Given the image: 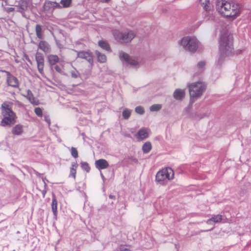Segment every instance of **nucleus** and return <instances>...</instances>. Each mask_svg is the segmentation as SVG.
<instances>
[{
	"label": "nucleus",
	"instance_id": "nucleus-38",
	"mask_svg": "<svg viewBox=\"0 0 251 251\" xmlns=\"http://www.w3.org/2000/svg\"><path fill=\"white\" fill-rule=\"evenodd\" d=\"M71 74L72 77L76 78L78 77L79 73L77 71H72Z\"/></svg>",
	"mask_w": 251,
	"mask_h": 251
},
{
	"label": "nucleus",
	"instance_id": "nucleus-40",
	"mask_svg": "<svg viewBox=\"0 0 251 251\" xmlns=\"http://www.w3.org/2000/svg\"><path fill=\"white\" fill-rule=\"evenodd\" d=\"M44 120L47 123L49 126H50V120L49 116H44Z\"/></svg>",
	"mask_w": 251,
	"mask_h": 251
},
{
	"label": "nucleus",
	"instance_id": "nucleus-47",
	"mask_svg": "<svg viewBox=\"0 0 251 251\" xmlns=\"http://www.w3.org/2000/svg\"><path fill=\"white\" fill-rule=\"evenodd\" d=\"M2 171L1 169V168H0V172H2Z\"/></svg>",
	"mask_w": 251,
	"mask_h": 251
},
{
	"label": "nucleus",
	"instance_id": "nucleus-23",
	"mask_svg": "<svg viewBox=\"0 0 251 251\" xmlns=\"http://www.w3.org/2000/svg\"><path fill=\"white\" fill-rule=\"evenodd\" d=\"M152 149V145L150 142H145L142 146V151L144 153L147 154L149 153Z\"/></svg>",
	"mask_w": 251,
	"mask_h": 251
},
{
	"label": "nucleus",
	"instance_id": "nucleus-16",
	"mask_svg": "<svg viewBox=\"0 0 251 251\" xmlns=\"http://www.w3.org/2000/svg\"><path fill=\"white\" fill-rule=\"evenodd\" d=\"M95 166L99 170L107 168L108 166V162L103 159H99L95 162Z\"/></svg>",
	"mask_w": 251,
	"mask_h": 251
},
{
	"label": "nucleus",
	"instance_id": "nucleus-11",
	"mask_svg": "<svg viewBox=\"0 0 251 251\" xmlns=\"http://www.w3.org/2000/svg\"><path fill=\"white\" fill-rule=\"evenodd\" d=\"M77 57L86 60L91 66L93 65V57L92 54L88 51H77Z\"/></svg>",
	"mask_w": 251,
	"mask_h": 251
},
{
	"label": "nucleus",
	"instance_id": "nucleus-14",
	"mask_svg": "<svg viewBox=\"0 0 251 251\" xmlns=\"http://www.w3.org/2000/svg\"><path fill=\"white\" fill-rule=\"evenodd\" d=\"M135 136L139 141L147 139L149 137L148 129L146 128H141L138 131Z\"/></svg>",
	"mask_w": 251,
	"mask_h": 251
},
{
	"label": "nucleus",
	"instance_id": "nucleus-9",
	"mask_svg": "<svg viewBox=\"0 0 251 251\" xmlns=\"http://www.w3.org/2000/svg\"><path fill=\"white\" fill-rule=\"evenodd\" d=\"M119 56L120 60L122 61H125L126 64L133 66H137L138 64V62L136 60L131 58L128 54L123 51H120Z\"/></svg>",
	"mask_w": 251,
	"mask_h": 251
},
{
	"label": "nucleus",
	"instance_id": "nucleus-34",
	"mask_svg": "<svg viewBox=\"0 0 251 251\" xmlns=\"http://www.w3.org/2000/svg\"><path fill=\"white\" fill-rule=\"evenodd\" d=\"M71 153L72 156L74 158H77L78 157V151L76 148L72 147L71 149Z\"/></svg>",
	"mask_w": 251,
	"mask_h": 251
},
{
	"label": "nucleus",
	"instance_id": "nucleus-20",
	"mask_svg": "<svg viewBox=\"0 0 251 251\" xmlns=\"http://www.w3.org/2000/svg\"><path fill=\"white\" fill-rule=\"evenodd\" d=\"M30 102L33 104L38 105V102L35 100V98L29 89L26 91V95L24 96Z\"/></svg>",
	"mask_w": 251,
	"mask_h": 251
},
{
	"label": "nucleus",
	"instance_id": "nucleus-22",
	"mask_svg": "<svg viewBox=\"0 0 251 251\" xmlns=\"http://www.w3.org/2000/svg\"><path fill=\"white\" fill-rule=\"evenodd\" d=\"M98 45L100 48H101L102 49H103V50H104L106 51H111V48L110 47L109 44L106 41L100 40L98 42Z\"/></svg>",
	"mask_w": 251,
	"mask_h": 251
},
{
	"label": "nucleus",
	"instance_id": "nucleus-45",
	"mask_svg": "<svg viewBox=\"0 0 251 251\" xmlns=\"http://www.w3.org/2000/svg\"><path fill=\"white\" fill-rule=\"evenodd\" d=\"M109 197L110 198V199H114L115 198V197L114 196H112V195H110L109 196Z\"/></svg>",
	"mask_w": 251,
	"mask_h": 251
},
{
	"label": "nucleus",
	"instance_id": "nucleus-39",
	"mask_svg": "<svg viewBox=\"0 0 251 251\" xmlns=\"http://www.w3.org/2000/svg\"><path fill=\"white\" fill-rule=\"evenodd\" d=\"M54 69L56 70V71L58 73H59L60 74L62 73L63 71L62 70V68L61 67L59 66L58 65L55 66Z\"/></svg>",
	"mask_w": 251,
	"mask_h": 251
},
{
	"label": "nucleus",
	"instance_id": "nucleus-30",
	"mask_svg": "<svg viewBox=\"0 0 251 251\" xmlns=\"http://www.w3.org/2000/svg\"><path fill=\"white\" fill-rule=\"evenodd\" d=\"M162 108V105L160 104H154L152 105L150 107V110L151 111H158Z\"/></svg>",
	"mask_w": 251,
	"mask_h": 251
},
{
	"label": "nucleus",
	"instance_id": "nucleus-2",
	"mask_svg": "<svg viewBox=\"0 0 251 251\" xmlns=\"http://www.w3.org/2000/svg\"><path fill=\"white\" fill-rule=\"evenodd\" d=\"M220 56L217 61L221 65L226 56H231L233 53V37L227 32L223 33L219 40Z\"/></svg>",
	"mask_w": 251,
	"mask_h": 251
},
{
	"label": "nucleus",
	"instance_id": "nucleus-24",
	"mask_svg": "<svg viewBox=\"0 0 251 251\" xmlns=\"http://www.w3.org/2000/svg\"><path fill=\"white\" fill-rule=\"evenodd\" d=\"M52 210L53 214L55 216H57V201L55 198V195H52V201L51 204Z\"/></svg>",
	"mask_w": 251,
	"mask_h": 251
},
{
	"label": "nucleus",
	"instance_id": "nucleus-13",
	"mask_svg": "<svg viewBox=\"0 0 251 251\" xmlns=\"http://www.w3.org/2000/svg\"><path fill=\"white\" fill-rule=\"evenodd\" d=\"M28 3L25 0H21L19 2V7L17 11L20 12L24 17L27 18L25 12L27 10Z\"/></svg>",
	"mask_w": 251,
	"mask_h": 251
},
{
	"label": "nucleus",
	"instance_id": "nucleus-36",
	"mask_svg": "<svg viewBox=\"0 0 251 251\" xmlns=\"http://www.w3.org/2000/svg\"><path fill=\"white\" fill-rule=\"evenodd\" d=\"M34 112L39 117H42L43 115L42 110L40 107H36L34 109Z\"/></svg>",
	"mask_w": 251,
	"mask_h": 251
},
{
	"label": "nucleus",
	"instance_id": "nucleus-29",
	"mask_svg": "<svg viewBox=\"0 0 251 251\" xmlns=\"http://www.w3.org/2000/svg\"><path fill=\"white\" fill-rule=\"evenodd\" d=\"M124 118L126 120L128 119L131 115V110L129 109L126 108L124 110L122 113Z\"/></svg>",
	"mask_w": 251,
	"mask_h": 251
},
{
	"label": "nucleus",
	"instance_id": "nucleus-26",
	"mask_svg": "<svg viewBox=\"0 0 251 251\" xmlns=\"http://www.w3.org/2000/svg\"><path fill=\"white\" fill-rule=\"evenodd\" d=\"M35 31L37 37L39 39H42L43 35L42 34V28L41 25H37L35 27Z\"/></svg>",
	"mask_w": 251,
	"mask_h": 251
},
{
	"label": "nucleus",
	"instance_id": "nucleus-28",
	"mask_svg": "<svg viewBox=\"0 0 251 251\" xmlns=\"http://www.w3.org/2000/svg\"><path fill=\"white\" fill-rule=\"evenodd\" d=\"M200 2L203 9L207 8L208 6H212L209 0H200Z\"/></svg>",
	"mask_w": 251,
	"mask_h": 251
},
{
	"label": "nucleus",
	"instance_id": "nucleus-37",
	"mask_svg": "<svg viewBox=\"0 0 251 251\" xmlns=\"http://www.w3.org/2000/svg\"><path fill=\"white\" fill-rule=\"evenodd\" d=\"M51 5L53 7L56 8H62L60 3H57L56 2H52Z\"/></svg>",
	"mask_w": 251,
	"mask_h": 251
},
{
	"label": "nucleus",
	"instance_id": "nucleus-12",
	"mask_svg": "<svg viewBox=\"0 0 251 251\" xmlns=\"http://www.w3.org/2000/svg\"><path fill=\"white\" fill-rule=\"evenodd\" d=\"M203 13L204 19L206 21L214 20V16L213 15V6H208L207 8L204 9Z\"/></svg>",
	"mask_w": 251,
	"mask_h": 251
},
{
	"label": "nucleus",
	"instance_id": "nucleus-46",
	"mask_svg": "<svg viewBox=\"0 0 251 251\" xmlns=\"http://www.w3.org/2000/svg\"><path fill=\"white\" fill-rule=\"evenodd\" d=\"M27 61H28L29 62H30V59H27Z\"/></svg>",
	"mask_w": 251,
	"mask_h": 251
},
{
	"label": "nucleus",
	"instance_id": "nucleus-33",
	"mask_svg": "<svg viewBox=\"0 0 251 251\" xmlns=\"http://www.w3.org/2000/svg\"><path fill=\"white\" fill-rule=\"evenodd\" d=\"M174 173L173 170L169 167H165L162 169L159 170L157 173H168L169 171Z\"/></svg>",
	"mask_w": 251,
	"mask_h": 251
},
{
	"label": "nucleus",
	"instance_id": "nucleus-41",
	"mask_svg": "<svg viewBox=\"0 0 251 251\" xmlns=\"http://www.w3.org/2000/svg\"><path fill=\"white\" fill-rule=\"evenodd\" d=\"M77 164L76 163H74L72 164V167H71V171H74L75 172L76 171V168H77Z\"/></svg>",
	"mask_w": 251,
	"mask_h": 251
},
{
	"label": "nucleus",
	"instance_id": "nucleus-10",
	"mask_svg": "<svg viewBox=\"0 0 251 251\" xmlns=\"http://www.w3.org/2000/svg\"><path fill=\"white\" fill-rule=\"evenodd\" d=\"M35 59L37 62L38 71L40 74H42L44 67V58L43 54L40 52H37L35 55Z\"/></svg>",
	"mask_w": 251,
	"mask_h": 251
},
{
	"label": "nucleus",
	"instance_id": "nucleus-7",
	"mask_svg": "<svg viewBox=\"0 0 251 251\" xmlns=\"http://www.w3.org/2000/svg\"><path fill=\"white\" fill-rule=\"evenodd\" d=\"M174 174H156V181L160 184H164L174 179Z\"/></svg>",
	"mask_w": 251,
	"mask_h": 251
},
{
	"label": "nucleus",
	"instance_id": "nucleus-21",
	"mask_svg": "<svg viewBox=\"0 0 251 251\" xmlns=\"http://www.w3.org/2000/svg\"><path fill=\"white\" fill-rule=\"evenodd\" d=\"M13 134L16 135H20L23 132V126L21 125L18 124L13 127L12 130Z\"/></svg>",
	"mask_w": 251,
	"mask_h": 251
},
{
	"label": "nucleus",
	"instance_id": "nucleus-1",
	"mask_svg": "<svg viewBox=\"0 0 251 251\" xmlns=\"http://www.w3.org/2000/svg\"><path fill=\"white\" fill-rule=\"evenodd\" d=\"M216 8L224 16L232 17L239 14L241 6L232 0H216Z\"/></svg>",
	"mask_w": 251,
	"mask_h": 251
},
{
	"label": "nucleus",
	"instance_id": "nucleus-5",
	"mask_svg": "<svg viewBox=\"0 0 251 251\" xmlns=\"http://www.w3.org/2000/svg\"><path fill=\"white\" fill-rule=\"evenodd\" d=\"M113 34L115 39L122 44L130 42L136 36V33L132 30L123 32L115 30L113 31Z\"/></svg>",
	"mask_w": 251,
	"mask_h": 251
},
{
	"label": "nucleus",
	"instance_id": "nucleus-15",
	"mask_svg": "<svg viewBox=\"0 0 251 251\" xmlns=\"http://www.w3.org/2000/svg\"><path fill=\"white\" fill-rule=\"evenodd\" d=\"M38 49L41 50L45 53H48L51 51V49L49 43L45 41H41L39 43Z\"/></svg>",
	"mask_w": 251,
	"mask_h": 251
},
{
	"label": "nucleus",
	"instance_id": "nucleus-19",
	"mask_svg": "<svg viewBox=\"0 0 251 251\" xmlns=\"http://www.w3.org/2000/svg\"><path fill=\"white\" fill-rule=\"evenodd\" d=\"M185 96V91L183 89H176L174 92V98L176 100H181Z\"/></svg>",
	"mask_w": 251,
	"mask_h": 251
},
{
	"label": "nucleus",
	"instance_id": "nucleus-43",
	"mask_svg": "<svg viewBox=\"0 0 251 251\" xmlns=\"http://www.w3.org/2000/svg\"><path fill=\"white\" fill-rule=\"evenodd\" d=\"M121 251H130L128 249L125 248V249L122 250Z\"/></svg>",
	"mask_w": 251,
	"mask_h": 251
},
{
	"label": "nucleus",
	"instance_id": "nucleus-31",
	"mask_svg": "<svg viewBox=\"0 0 251 251\" xmlns=\"http://www.w3.org/2000/svg\"><path fill=\"white\" fill-rule=\"evenodd\" d=\"M205 62L203 61H201L198 62L197 64V68L199 69L200 72H202L204 70Z\"/></svg>",
	"mask_w": 251,
	"mask_h": 251
},
{
	"label": "nucleus",
	"instance_id": "nucleus-6",
	"mask_svg": "<svg viewBox=\"0 0 251 251\" xmlns=\"http://www.w3.org/2000/svg\"><path fill=\"white\" fill-rule=\"evenodd\" d=\"M180 44L185 50L191 52L195 51L198 48V41L194 37H184L181 39Z\"/></svg>",
	"mask_w": 251,
	"mask_h": 251
},
{
	"label": "nucleus",
	"instance_id": "nucleus-35",
	"mask_svg": "<svg viewBox=\"0 0 251 251\" xmlns=\"http://www.w3.org/2000/svg\"><path fill=\"white\" fill-rule=\"evenodd\" d=\"M135 112L140 115L143 114L145 112L144 108L141 106H138L135 108Z\"/></svg>",
	"mask_w": 251,
	"mask_h": 251
},
{
	"label": "nucleus",
	"instance_id": "nucleus-4",
	"mask_svg": "<svg viewBox=\"0 0 251 251\" xmlns=\"http://www.w3.org/2000/svg\"><path fill=\"white\" fill-rule=\"evenodd\" d=\"M188 87L191 101H193L200 97L205 89V84L200 81L192 83Z\"/></svg>",
	"mask_w": 251,
	"mask_h": 251
},
{
	"label": "nucleus",
	"instance_id": "nucleus-27",
	"mask_svg": "<svg viewBox=\"0 0 251 251\" xmlns=\"http://www.w3.org/2000/svg\"><path fill=\"white\" fill-rule=\"evenodd\" d=\"M72 2V0H61L60 3L62 8H67L70 7Z\"/></svg>",
	"mask_w": 251,
	"mask_h": 251
},
{
	"label": "nucleus",
	"instance_id": "nucleus-25",
	"mask_svg": "<svg viewBox=\"0 0 251 251\" xmlns=\"http://www.w3.org/2000/svg\"><path fill=\"white\" fill-rule=\"evenodd\" d=\"M95 54L97 57L98 61L101 63H105L106 61V56L105 54L101 53L98 50L95 51Z\"/></svg>",
	"mask_w": 251,
	"mask_h": 251
},
{
	"label": "nucleus",
	"instance_id": "nucleus-8",
	"mask_svg": "<svg viewBox=\"0 0 251 251\" xmlns=\"http://www.w3.org/2000/svg\"><path fill=\"white\" fill-rule=\"evenodd\" d=\"M1 71L6 74V81L8 86H11L13 88L19 87V80L17 77L12 75L9 72L6 71L5 70H1Z\"/></svg>",
	"mask_w": 251,
	"mask_h": 251
},
{
	"label": "nucleus",
	"instance_id": "nucleus-32",
	"mask_svg": "<svg viewBox=\"0 0 251 251\" xmlns=\"http://www.w3.org/2000/svg\"><path fill=\"white\" fill-rule=\"evenodd\" d=\"M81 167L83 171L86 172H89L90 168L89 166V164L87 162H81Z\"/></svg>",
	"mask_w": 251,
	"mask_h": 251
},
{
	"label": "nucleus",
	"instance_id": "nucleus-42",
	"mask_svg": "<svg viewBox=\"0 0 251 251\" xmlns=\"http://www.w3.org/2000/svg\"><path fill=\"white\" fill-rule=\"evenodd\" d=\"M6 10L7 12L10 13L14 10V8L12 7H8L6 9Z\"/></svg>",
	"mask_w": 251,
	"mask_h": 251
},
{
	"label": "nucleus",
	"instance_id": "nucleus-3",
	"mask_svg": "<svg viewBox=\"0 0 251 251\" xmlns=\"http://www.w3.org/2000/svg\"><path fill=\"white\" fill-rule=\"evenodd\" d=\"M1 115L3 119L0 125L2 126H11L16 122V116L15 113L9 107L7 102H3L1 105Z\"/></svg>",
	"mask_w": 251,
	"mask_h": 251
},
{
	"label": "nucleus",
	"instance_id": "nucleus-18",
	"mask_svg": "<svg viewBox=\"0 0 251 251\" xmlns=\"http://www.w3.org/2000/svg\"><path fill=\"white\" fill-rule=\"evenodd\" d=\"M47 59L51 69H52L53 66L55 65L59 61V58L58 56L53 54L49 55L47 57Z\"/></svg>",
	"mask_w": 251,
	"mask_h": 251
},
{
	"label": "nucleus",
	"instance_id": "nucleus-17",
	"mask_svg": "<svg viewBox=\"0 0 251 251\" xmlns=\"http://www.w3.org/2000/svg\"><path fill=\"white\" fill-rule=\"evenodd\" d=\"M223 216L221 215H214L212 217L207 220L206 224L208 225H213L215 223H220L222 221Z\"/></svg>",
	"mask_w": 251,
	"mask_h": 251
},
{
	"label": "nucleus",
	"instance_id": "nucleus-48",
	"mask_svg": "<svg viewBox=\"0 0 251 251\" xmlns=\"http://www.w3.org/2000/svg\"><path fill=\"white\" fill-rule=\"evenodd\" d=\"M101 177L103 179V176L102 175H101Z\"/></svg>",
	"mask_w": 251,
	"mask_h": 251
},
{
	"label": "nucleus",
	"instance_id": "nucleus-44",
	"mask_svg": "<svg viewBox=\"0 0 251 251\" xmlns=\"http://www.w3.org/2000/svg\"><path fill=\"white\" fill-rule=\"evenodd\" d=\"M46 193V191H44L43 192V197H45Z\"/></svg>",
	"mask_w": 251,
	"mask_h": 251
}]
</instances>
